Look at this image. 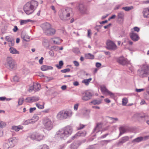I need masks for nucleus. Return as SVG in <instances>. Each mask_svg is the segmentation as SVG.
Returning a JSON list of instances; mask_svg holds the SVG:
<instances>
[{"instance_id": "obj_25", "label": "nucleus", "mask_w": 149, "mask_h": 149, "mask_svg": "<svg viewBox=\"0 0 149 149\" xmlns=\"http://www.w3.org/2000/svg\"><path fill=\"white\" fill-rule=\"evenodd\" d=\"M52 40L54 43L57 45H60L62 41V40L58 37L54 38Z\"/></svg>"}, {"instance_id": "obj_19", "label": "nucleus", "mask_w": 149, "mask_h": 149, "mask_svg": "<svg viewBox=\"0 0 149 149\" xmlns=\"http://www.w3.org/2000/svg\"><path fill=\"white\" fill-rule=\"evenodd\" d=\"M130 35L131 39L134 41H136L139 40V36L136 33L131 32L130 33Z\"/></svg>"}, {"instance_id": "obj_7", "label": "nucleus", "mask_w": 149, "mask_h": 149, "mask_svg": "<svg viewBox=\"0 0 149 149\" xmlns=\"http://www.w3.org/2000/svg\"><path fill=\"white\" fill-rule=\"evenodd\" d=\"M8 143H5L4 146H6L7 148L6 149H8L10 147H14L17 142V139L15 137L10 138L8 140Z\"/></svg>"}, {"instance_id": "obj_29", "label": "nucleus", "mask_w": 149, "mask_h": 149, "mask_svg": "<svg viewBox=\"0 0 149 149\" xmlns=\"http://www.w3.org/2000/svg\"><path fill=\"white\" fill-rule=\"evenodd\" d=\"M34 91H38L40 89V85L38 83L33 84Z\"/></svg>"}, {"instance_id": "obj_46", "label": "nucleus", "mask_w": 149, "mask_h": 149, "mask_svg": "<svg viewBox=\"0 0 149 149\" xmlns=\"http://www.w3.org/2000/svg\"><path fill=\"white\" fill-rule=\"evenodd\" d=\"M29 123H33L32 120L31 119H29L24 121L23 124L24 125H27Z\"/></svg>"}, {"instance_id": "obj_14", "label": "nucleus", "mask_w": 149, "mask_h": 149, "mask_svg": "<svg viewBox=\"0 0 149 149\" xmlns=\"http://www.w3.org/2000/svg\"><path fill=\"white\" fill-rule=\"evenodd\" d=\"M65 132V135L67 137L69 136L72 134V127L70 126H68L63 128Z\"/></svg>"}, {"instance_id": "obj_54", "label": "nucleus", "mask_w": 149, "mask_h": 149, "mask_svg": "<svg viewBox=\"0 0 149 149\" xmlns=\"http://www.w3.org/2000/svg\"><path fill=\"white\" fill-rule=\"evenodd\" d=\"M13 81L15 82H17L19 81V79L17 76H14L13 78Z\"/></svg>"}, {"instance_id": "obj_1", "label": "nucleus", "mask_w": 149, "mask_h": 149, "mask_svg": "<svg viewBox=\"0 0 149 149\" xmlns=\"http://www.w3.org/2000/svg\"><path fill=\"white\" fill-rule=\"evenodd\" d=\"M38 5V2L36 1H31L27 3L24 6V10L25 13L29 15L32 13Z\"/></svg>"}, {"instance_id": "obj_59", "label": "nucleus", "mask_w": 149, "mask_h": 149, "mask_svg": "<svg viewBox=\"0 0 149 149\" xmlns=\"http://www.w3.org/2000/svg\"><path fill=\"white\" fill-rule=\"evenodd\" d=\"M85 127L84 125L81 124H80L79 125V127H78V130H81V129H82L83 128Z\"/></svg>"}, {"instance_id": "obj_6", "label": "nucleus", "mask_w": 149, "mask_h": 149, "mask_svg": "<svg viewBox=\"0 0 149 149\" xmlns=\"http://www.w3.org/2000/svg\"><path fill=\"white\" fill-rule=\"evenodd\" d=\"M141 72L143 73L141 75L142 77H146L149 75V65L146 63L142 65Z\"/></svg>"}, {"instance_id": "obj_61", "label": "nucleus", "mask_w": 149, "mask_h": 149, "mask_svg": "<svg viewBox=\"0 0 149 149\" xmlns=\"http://www.w3.org/2000/svg\"><path fill=\"white\" fill-rule=\"evenodd\" d=\"M44 59V58L43 57H41V58L39 60V62L40 64H42L43 63V60Z\"/></svg>"}, {"instance_id": "obj_63", "label": "nucleus", "mask_w": 149, "mask_h": 149, "mask_svg": "<svg viewBox=\"0 0 149 149\" xmlns=\"http://www.w3.org/2000/svg\"><path fill=\"white\" fill-rule=\"evenodd\" d=\"M120 6H121V5H116L115 7L114 8V10H118V9H119L120 8Z\"/></svg>"}, {"instance_id": "obj_20", "label": "nucleus", "mask_w": 149, "mask_h": 149, "mask_svg": "<svg viewBox=\"0 0 149 149\" xmlns=\"http://www.w3.org/2000/svg\"><path fill=\"white\" fill-rule=\"evenodd\" d=\"M124 17L125 14L122 11H120L119 12H118L117 13V19L120 22H122L123 21Z\"/></svg>"}, {"instance_id": "obj_55", "label": "nucleus", "mask_w": 149, "mask_h": 149, "mask_svg": "<svg viewBox=\"0 0 149 149\" xmlns=\"http://www.w3.org/2000/svg\"><path fill=\"white\" fill-rule=\"evenodd\" d=\"M36 108L35 107L33 108H30L29 109V112L30 113H32L33 112V111L36 110Z\"/></svg>"}, {"instance_id": "obj_49", "label": "nucleus", "mask_w": 149, "mask_h": 149, "mask_svg": "<svg viewBox=\"0 0 149 149\" xmlns=\"http://www.w3.org/2000/svg\"><path fill=\"white\" fill-rule=\"evenodd\" d=\"M149 139V135L145 136L143 137H140V141H145Z\"/></svg>"}, {"instance_id": "obj_5", "label": "nucleus", "mask_w": 149, "mask_h": 149, "mask_svg": "<svg viewBox=\"0 0 149 149\" xmlns=\"http://www.w3.org/2000/svg\"><path fill=\"white\" fill-rule=\"evenodd\" d=\"M42 123L45 128L48 130H50L52 128L53 123L49 118H44Z\"/></svg>"}, {"instance_id": "obj_22", "label": "nucleus", "mask_w": 149, "mask_h": 149, "mask_svg": "<svg viewBox=\"0 0 149 149\" xmlns=\"http://www.w3.org/2000/svg\"><path fill=\"white\" fill-rule=\"evenodd\" d=\"M55 33V30L51 27L47 31V32L45 33V34L47 35L52 36L54 35Z\"/></svg>"}, {"instance_id": "obj_28", "label": "nucleus", "mask_w": 149, "mask_h": 149, "mask_svg": "<svg viewBox=\"0 0 149 149\" xmlns=\"http://www.w3.org/2000/svg\"><path fill=\"white\" fill-rule=\"evenodd\" d=\"M120 131L119 136H120L126 132L127 129L126 127H121L119 128Z\"/></svg>"}, {"instance_id": "obj_4", "label": "nucleus", "mask_w": 149, "mask_h": 149, "mask_svg": "<svg viewBox=\"0 0 149 149\" xmlns=\"http://www.w3.org/2000/svg\"><path fill=\"white\" fill-rule=\"evenodd\" d=\"M6 67L9 69L15 70L17 68V64L11 57H8L6 59Z\"/></svg>"}, {"instance_id": "obj_15", "label": "nucleus", "mask_w": 149, "mask_h": 149, "mask_svg": "<svg viewBox=\"0 0 149 149\" xmlns=\"http://www.w3.org/2000/svg\"><path fill=\"white\" fill-rule=\"evenodd\" d=\"M80 12L82 14H88V12L86 8L82 4H80L78 6Z\"/></svg>"}, {"instance_id": "obj_60", "label": "nucleus", "mask_w": 149, "mask_h": 149, "mask_svg": "<svg viewBox=\"0 0 149 149\" xmlns=\"http://www.w3.org/2000/svg\"><path fill=\"white\" fill-rule=\"evenodd\" d=\"M49 54L52 56H53L54 55V52L52 50H50L49 52Z\"/></svg>"}, {"instance_id": "obj_24", "label": "nucleus", "mask_w": 149, "mask_h": 149, "mask_svg": "<svg viewBox=\"0 0 149 149\" xmlns=\"http://www.w3.org/2000/svg\"><path fill=\"white\" fill-rule=\"evenodd\" d=\"M21 38L23 40L26 42H28L30 41L29 37L25 33H22L21 34Z\"/></svg>"}, {"instance_id": "obj_27", "label": "nucleus", "mask_w": 149, "mask_h": 149, "mask_svg": "<svg viewBox=\"0 0 149 149\" xmlns=\"http://www.w3.org/2000/svg\"><path fill=\"white\" fill-rule=\"evenodd\" d=\"M53 68L51 66L46 65H43L41 67V70L43 71H45L49 70H52Z\"/></svg>"}, {"instance_id": "obj_37", "label": "nucleus", "mask_w": 149, "mask_h": 149, "mask_svg": "<svg viewBox=\"0 0 149 149\" xmlns=\"http://www.w3.org/2000/svg\"><path fill=\"white\" fill-rule=\"evenodd\" d=\"M91 78H90L88 79H85L83 80L82 82V83L86 85H88L90 81L92 80Z\"/></svg>"}, {"instance_id": "obj_9", "label": "nucleus", "mask_w": 149, "mask_h": 149, "mask_svg": "<svg viewBox=\"0 0 149 149\" xmlns=\"http://www.w3.org/2000/svg\"><path fill=\"white\" fill-rule=\"evenodd\" d=\"M117 62L120 64L123 65L130 64V61H128L126 58L123 56H121L117 59Z\"/></svg>"}, {"instance_id": "obj_40", "label": "nucleus", "mask_w": 149, "mask_h": 149, "mask_svg": "<svg viewBox=\"0 0 149 149\" xmlns=\"http://www.w3.org/2000/svg\"><path fill=\"white\" fill-rule=\"evenodd\" d=\"M9 51L10 53L13 54H16L18 52L13 47L10 48Z\"/></svg>"}, {"instance_id": "obj_42", "label": "nucleus", "mask_w": 149, "mask_h": 149, "mask_svg": "<svg viewBox=\"0 0 149 149\" xmlns=\"http://www.w3.org/2000/svg\"><path fill=\"white\" fill-rule=\"evenodd\" d=\"M63 65V61H59V64H57L56 66L58 69H60L62 68Z\"/></svg>"}, {"instance_id": "obj_64", "label": "nucleus", "mask_w": 149, "mask_h": 149, "mask_svg": "<svg viewBox=\"0 0 149 149\" xmlns=\"http://www.w3.org/2000/svg\"><path fill=\"white\" fill-rule=\"evenodd\" d=\"M101 66V63L98 62H97L96 63V66L97 68H99Z\"/></svg>"}, {"instance_id": "obj_23", "label": "nucleus", "mask_w": 149, "mask_h": 149, "mask_svg": "<svg viewBox=\"0 0 149 149\" xmlns=\"http://www.w3.org/2000/svg\"><path fill=\"white\" fill-rule=\"evenodd\" d=\"M142 13L144 17L149 18V8H144Z\"/></svg>"}, {"instance_id": "obj_12", "label": "nucleus", "mask_w": 149, "mask_h": 149, "mask_svg": "<svg viewBox=\"0 0 149 149\" xmlns=\"http://www.w3.org/2000/svg\"><path fill=\"white\" fill-rule=\"evenodd\" d=\"M107 48L109 49L115 50L117 49V46L113 42L108 40L107 42Z\"/></svg>"}, {"instance_id": "obj_32", "label": "nucleus", "mask_w": 149, "mask_h": 149, "mask_svg": "<svg viewBox=\"0 0 149 149\" xmlns=\"http://www.w3.org/2000/svg\"><path fill=\"white\" fill-rule=\"evenodd\" d=\"M101 126L99 124H97L96 126L93 130V132L97 133L100 131Z\"/></svg>"}, {"instance_id": "obj_38", "label": "nucleus", "mask_w": 149, "mask_h": 149, "mask_svg": "<svg viewBox=\"0 0 149 149\" xmlns=\"http://www.w3.org/2000/svg\"><path fill=\"white\" fill-rule=\"evenodd\" d=\"M39 117L37 115L35 114L32 117V123H33L36 121H37L39 119Z\"/></svg>"}, {"instance_id": "obj_52", "label": "nucleus", "mask_w": 149, "mask_h": 149, "mask_svg": "<svg viewBox=\"0 0 149 149\" xmlns=\"http://www.w3.org/2000/svg\"><path fill=\"white\" fill-rule=\"evenodd\" d=\"M140 142V137H138L134 139L133 140L132 142V143H138Z\"/></svg>"}, {"instance_id": "obj_8", "label": "nucleus", "mask_w": 149, "mask_h": 149, "mask_svg": "<svg viewBox=\"0 0 149 149\" xmlns=\"http://www.w3.org/2000/svg\"><path fill=\"white\" fill-rule=\"evenodd\" d=\"M92 96L93 94L91 92L86 91L82 93L81 99L84 101H88L91 99Z\"/></svg>"}, {"instance_id": "obj_36", "label": "nucleus", "mask_w": 149, "mask_h": 149, "mask_svg": "<svg viewBox=\"0 0 149 149\" xmlns=\"http://www.w3.org/2000/svg\"><path fill=\"white\" fill-rule=\"evenodd\" d=\"M85 57L87 59H93L94 57V56L93 55L90 53H88L85 54Z\"/></svg>"}, {"instance_id": "obj_50", "label": "nucleus", "mask_w": 149, "mask_h": 149, "mask_svg": "<svg viewBox=\"0 0 149 149\" xmlns=\"http://www.w3.org/2000/svg\"><path fill=\"white\" fill-rule=\"evenodd\" d=\"M72 51L74 53L76 54H78L79 52V49L77 47L73 48Z\"/></svg>"}, {"instance_id": "obj_11", "label": "nucleus", "mask_w": 149, "mask_h": 149, "mask_svg": "<svg viewBox=\"0 0 149 149\" xmlns=\"http://www.w3.org/2000/svg\"><path fill=\"white\" fill-rule=\"evenodd\" d=\"M39 99V97L36 96L29 97L25 99V102L27 103H31L37 101Z\"/></svg>"}, {"instance_id": "obj_58", "label": "nucleus", "mask_w": 149, "mask_h": 149, "mask_svg": "<svg viewBox=\"0 0 149 149\" xmlns=\"http://www.w3.org/2000/svg\"><path fill=\"white\" fill-rule=\"evenodd\" d=\"M6 39L7 41L9 42L11 41V40H12V39H11L9 36H6Z\"/></svg>"}, {"instance_id": "obj_34", "label": "nucleus", "mask_w": 149, "mask_h": 149, "mask_svg": "<svg viewBox=\"0 0 149 149\" xmlns=\"http://www.w3.org/2000/svg\"><path fill=\"white\" fill-rule=\"evenodd\" d=\"M84 134L82 132H79L72 137V139H74L75 138H77L78 136H82Z\"/></svg>"}, {"instance_id": "obj_48", "label": "nucleus", "mask_w": 149, "mask_h": 149, "mask_svg": "<svg viewBox=\"0 0 149 149\" xmlns=\"http://www.w3.org/2000/svg\"><path fill=\"white\" fill-rule=\"evenodd\" d=\"M128 102V100L126 98H124L122 100V105L123 106H125Z\"/></svg>"}, {"instance_id": "obj_43", "label": "nucleus", "mask_w": 149, "mask_h": 149, "mask_svg": "<svg viewBox=\"0 0 149 149\" xmlns=\"http://www.w3.org/2000/svg\"><path fill=\"white\" fill-rule=\"evenodd\" d=\"M133 7V6H125L122 8V9L125 10V11H128L132 9Z\"/></svg>"}, {"instance_id": "obj_62", "label": "nucleus", "mask_w": 149, "mask_h": 149, "mask_svg": "<svg viewBox=\"0 0 149 149\" xmlns=\"http://www.w3.org/2000/svg\"><path fill=\"white\" fill-rule=\"evenodd\" d=\"M33 90L34 91L33 85V86H31L30 87L29 91V92H31Z\"/></svg>"}, {"instance_id": "obj_39", "label": "nucleus", "mask_w": 149, "mask_h": 149, "mask_svg": "<svg viewBox=\"0 0 149 149\" xmlns=\"http://www.w3.org/2000/svg\"><path fill=\"white\" fill-rule=\"evenodd\" d=\"M111 140H106L100 141V144L102 146L106 145L108 143L110 142Z\"/></svg>"}, {"instance_id": "obj_47", "label": "nucleus", "mask_w": 149, "mask_h": 149, "mask_svg": "<svg viewBox=\"0 0 149 149\" xmlns=\"http://www.w3.org/2000/svg\"><path fill=\"white\" fill-rule=\"evenodd\" d=\"M49 147L46 145H43L40 146L38 149H49Z\"/></svg>"}, {"instance_id": "obj_57", "label": "nucleus", "mask_w": 149, "mask_h": 149, "mask_svg": "<svg viewBox=\"0 0 149 149\" xmlns=\"http://www.w3.org/2000/svg\"><path fill=\"white\" fill-rule=\"evenodd\" d=\"M79 104H77L74 105V110L77 111V110Z\"/></svg>"}, {"instance_id": "obj_18", "label": "nucleus", "mask_w": 149, "mask_h": 149, "mask_svg": "<svg viewBox=\"0 0 149 149\" xmlns=\"http://www.w3.org/2000/svg\"><path fill=\"white\" fill-rule=\"evenodd\" d=\"M51 27V25L48 23L46 22L43 23L42 25V28L43 30V32L45 33Z\"/></svg>"}, {"instance_id": "obj_26", "label": "nucleus", "mask_w": 149, "mask_h": 149, "mask_svg": "<svg viewBox=\"0 0 149 149\" xmlns=\"http://www.w3.org/2000/svg\"><path fill=\"white\" fill-rule=\"evenodd\" d=\"M107 120L110 123H115L116 121H118V119L117 118H113L109 116L106 117Z\"/></svg>"}, {"instance_id": "obj_51", "label": "nucleus", "mask_w": 149, "mask_h": 149, "mask_svg": "<svg viewBox=\"0 0 149 149\" xmlns=\"http://www.w3.org/2000/svg\"><path fill=\"white\" fill-rule=\"evenodd\" d=\"M6 123L3 121H0V127L1 128H3L5 127L6 125Z\"/></svg>"}, {"instance_id": "obj_45", "label": "nucleus", "mask_w": 149, "mask_h": 149, "mask_svg": "<svg viewBox=\"0 0 149 149\" xmlns=\"http://www.w3.org/2000/svg\"><path fill=\"white\" fill-rule=\"evenodd\" d=\"M140 29L139 28L137 27H135L131 29V32L135 33V31L139 32V31Z\"/></svg>"}, {"instance_id": "obj_21", "label": "nucleus", "mask_w": 149, "mask_h": 149, "mask_svg": "<svg viewBox=\"0 0 149 149\" xmlns=\"http://www.w3.org/2000/svg\"><path fill=\"white\" fill-rule=\"evenodd\" d=\"M81 144V142L78 141L74 142L71 145V149H77Z\"/></svg>"}, {"instance_id": "obj_31", "label": "nucleus", "mask_w": 149, "mask_h": 149, "mask_svg": "<svg viewBox=\"0 0 149 149\" xmlns=\"http://www.w3.org/2000/svg\"><path fill=\"white\" fill-rule=\"evenodd\" d=\"M23 128L22 126L20 125L18 126H13L12 127V130L16 132L19 131L20 129H22Z\"/></svg>"}, {"instance_id": "obj_13", "label": "nucleus", "mask_w": 149, "mask_h": 149, "mask_svg": "<svg viewBox=\"0 0 149 149\" xmlns=\"http://www.w3.org/2000/svg\"><path fill=\"white\" fill-rule=\"evenodd\" d=\"M101 90L103 93H107L110 95L111 97H114V94L113 93L109 91L104 86H101L100 87Z\"/></svg>"}, {"instance_id": "obj_3", "label": "nucleus", "mask_w": 149, "mask_h": 149, "mask_svg": "<svg viewBox=\"0 0 149 149\" xmlns=\"http://www.w3.org/2000/svg\"><path fill=\"white\" fill-rule=\"evenodd\" d=\"M72 114V112L71 110L62 111L58 113L57 117L60 120L66 119L71 117Z\"/></svg>"}, {"instance_id": "obj_53", "label": "nucleus", "mask_w": 149, "mask_h": 149, "mask_svg": "<svg viewBox=\"0 0 149 149\" xmlns=\"http://www.w3.org/2000/svg\"><path fill=\"white\" fill-rule=\"evenodd\" d=\"M70 68H66L64 70H61V72L62 73H65L67 72H69L70 71Z\"/></svg>"}, {"instance_id": "obj_44", "label": "nucleus", "mask_w": 149, "mask_h": 149, "mask_svg": "<svg viewBox=\"0 0 149 149\" xmlns=\"http://www.w3.org/2000/svg\"><path fill=\"white\" fill-rule=\"evenodd\" d=\"M25 102V100H24V98L23 97H20V98L18 100V104L19 105H22L24 102Z\"/></svg>"}, {"instance_id": "obj_10", "label": "nucleus", "mask_w": 149, "mask_h": 149, "mask_svg": "<svg viewBox=\"0 0 149 149\" xmlns=\"http://www.w3.org/2000/svg\"><path fill=\"white\" fill-rule=\"evenodd\" d=\"M44 136L38 133L33 134L29 136V138L33 140H36L40 141L42 140L44 137Z\"/></svg>"}, {"instance_id": "obj_33", "label": "nucleus", "mask_w": 149, "mask_h": 149, "mask_svg": "<svg viewBox=\"0 0 149 149\" xmlns=\"http://www.w3.org/2000/svg\"><path fill=\"white\" fill-rule=\"evenodd\" d=\"M36 107L39 109H43L44 108V103L43 102L42 104H41L40 102H39L38 103H36Z\"/></svg>"}, {"instance_id": "obj_35", "label": "nucleus", "mask_w": 149, "mask_h": 149, "mask_svg": "<svg viewBox=\"0 0 149 149\" xmlns=\"http://www.w3.org/2000/svg\"><path fill=\"white\" fill-rule=\"evenodd\" d=\"M141 119L144 120H147L148 119V116L147 114L145 113H141L140 114V118Z\"/></svg>"}, {"instance_id": "obj_56", "label": "nucleus", "mask_w": 149, "mask_h": 149, "mask_svg": "<svg viewBox=\"0 0 149 149\" xmlns=\"http://www.w3.org/2000/svg\"><path fill=\"white\" fill-rule=\"evenodd\" d=\"M73 63L74 65L76 67H78L79 65V62L77 61H73Z\"/></svg>"}, {"instance_id": "obj_2", "label": "nucleus", "mask_w": 149, "mask_h": 149, "mask_svg": "<svg viewBox=\"0 0 149 149\" xmlns=\"http://www.w3.org/2000/svg\"><path fill=\"white\" fill-rule=\"evenodd\" d=\"M72 13V9L70 8H67L65 9L60 10L59 12V16L61 20L65 21L70 19V15Z\"/></svg>"}, {"instance_id": "obj_16", "label": "nucleus", "mask_w": 149, "mask_h": 149, "mask_svg": "<svg viewBox=\"0 0 149 149\" xmlns=\"http://www.w3.org/2000/svg\"><path fill=\"white\" fill-rule=\"evenodd\" d=\"M56 134L58 135L59 137L64 139L67 137L66 135H65L63 128L57 132L56 133Z\"/></svg>"}, {"instance_id": "obj_17", "label": "nucleus", "mask_w": 149, "mask_h": 149, "mask_svg": "<svg viewBox=\"0 0 149 149\" xmlns=\"http://www.w3.org/2000/svg\"><path fill=\"white\" fill-rule=\"evenodd\" d=\"M129 139V137L127 136L122 137L118 142L117 145L118 146L122 145L124 143L128 141Z\"/></svg>"}, {"instance_id": "obj_30", "label": "nucleus", "mask_w": 149, "mask_h": 149, "mask_svg": "<svg viewBox=\"0 0 149 149\" xmlns=\"http://www.w3.org/2000/svg\"><path fill=\"white\" fill-rule=\"evenodd\" d=\"M101 103V100H94L93 101H91L90 104H92L94 105H98L100 104Z\"/></svg>"}, {"instance_id": "obj_41", "label": "nucleus", "mask_w": 149, "mask_h": 149, "mask_svg": "<svg viewBox=\"0 0 149 149\" xmlns=\"http://www.w3.org/2000/svg\"><path fill=\"white\" fill-rule=\"evenodd\" d=\"M31 21L29 19L27 20H20V24L23 25L27 24L28 22H30Z\"/></svg>"}]
</instances>
